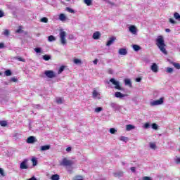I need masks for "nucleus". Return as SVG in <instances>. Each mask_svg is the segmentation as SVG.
Returning <instances> with one entry per match:
<instances>
[{
    "label": "nucleus",
    "mask_w": 180,
    "mask_h": 180,
    "mask_svg": "<svg viewBox=\"0 0 180 180\" xmlns=\"http://www.w3.org/2000/svg\"><path fill=\"white\" fill-rule=\"evenodd\" d=\"M174 18L176 19V20L180 22V15L178 13L176 12L174 13Z\"/></svg>",
    "instance_id": "nucleus-23"
},
{
    "label": "nucleus",
    "mask_w": 180,
    "mask_h": 180,
    "mask_svg": "<svg viewBox=\"0 0 180 180\" xmlns=\"http://www.w3.org/2000/svg\"><path fill=\"white\" fill-rule=\"evenodd\" d=\"M102 110H103V108H102V107H98V108H95L94 112L96 113H99V112H102Z\"/></svg>",
    "instance_id": "nucleus-29"
},
{
    "label": "nucleus",
    "mask_w": 180,
    "mask_h": 180,
    "mask_svg": "<svg viewBox=\"0 0 180 180\" xmlns=\"http://www.w3.org/2000/svg\"><path fill=\"white\" fill-rule=\"evenodd\" d=\"M118 53L120 56H126V54H127V51L126 49H120Z\"/></svg>",
    "instance_id": "nucleus-16"
},
{
    "label": "nucleus",
    "mask_w": 180,
    "mask_h": 180,
    "mask_svg": "<svg viewBox=\"0 0 180 180\" xmlns=\"http://www.w3.org/2000/svg\"><path fill=\"white\" fill-rule=\"evenodd\" d=\"M136 129V127L134 126V125H132V124H127V125L126 126V130H127V131H130V130H133V129Z\"/></svg>",
    "instance_id": "nucleus-17"
},
{
    "label": "nucleus",
    "mask_w": 180,
    "mask_h": 180,
    "mask_svg": "<svg viewBox=\"0 0 180 180\" xmlns=\"http://www.w3.org/2000/svg\"><path fill=\"white\" fill-rule=\"evenodd\" d=\"M34 108L35 109H41V107L40 106V105H34Z\"/></svg>",
    "instance_id": "nucleus-52"
},
{
    "label": "nucleus",
    "mask_w": 180,
    "mask_h": 180,
    "mask_svg": "<svg viewBox=\"0 0 180 180\" xmlns=\"http://www.w3.org/2000/svg\"><path fill=\"white\" fill-rule=\"evenodd\" d=\"M66 151H67L68 153H70V151H71V147L67 148H66Z\"/></svg>",
    "instance_id": "nucleus-57"
},
{
    "label": "nucleus",
    "mask_w": 180,
    "mask_h": 180,
    "mask_svg": "<svg viewBox=\"0 0 180 180\" xmlns=\"http://www.w3.org/2000/svg\"><path fill=\"white\" fill-rule=\"evenodd\" d=\"M150 70L153 72H158V65H157V63H153V65L150 67Z\"/></svg>",
    "instance_id": "nucleus-12"
},
{
    "label": "nucleus",
    "mask_w": 180,
    "mask_h": 180,
    "mask_svg": "<svg viewBox=\"0 0 180 180\" xmlns=\"http://www.w3.org/2000/svg\"><path fill=\"white\" fill-rule=\"evenodd\" d=\"M4 47H5V44H4V43H0V49H4Z\"/></svg>",
    "instance_id": "nucleus-56"
},
{
    "label": "nucleus",
    "mask_w": 180,
    "mask_h": 180,
    "mask_svg": "<svg viewBox=\"0 0 180 180\" xmlns=\"http://www.w3.org/2000/svg\"><path fill=\"white\" fill-rule=\"evenodd\" d=\"M152 129H153V130H158V125L155 123L152 124Z\"/></svg>",
    "instance_id": "nucleus-40"
},
{
    "label": "nucleus",
    "mask_w": 180,
    "mask_h": 180,
    "mask_svg": "<svg viewBox=\"0 0 180 180\" xmlns=\"http://www.w3.org/2000/svg\"><path fill=\"white\" fill-rule=\"evenodd\" d=\"M174 162H176V164H179L180 165V158L176 156V158H174Z\"/></svg>",
    "instance_id": "nucleus-43"
},
{
    "label": "nucleus",
    "mask_w": 180,
    "mask_h": 180,
    "mask_svg": "<svg viewBox=\"0 0 180 180\" xmlns=\"http://www.w3.org/2000/svg\"><path fill=\"white\" fill-rule=\"evenodd\" d=\"M165 32H166L167 33H169V32H171V30L169 29V28H167V29H165Z\"/></svg>",
    "instance_id": "nucleus-59"
},
{
    "label": "nucleus",
    "mask_w": 180,
    "mask_h": 180,
    "mask_svg": "<svg viewBox=\"0 0 180 180\" xmlns=\"http://www.w3.org/2000/svg\"><path fill=\"white\" fill-rule=\"evenodd\" d=\"M133 49L134 51H139L141 48L140 47V46L134 44L133 45Z\"/></svg>",
    "instance_id": "nucleus-30"
},
{
    "label": "nucleus",
    "mask_w": 180,
    "mask_h": 180,
    "mask_svg": "<svg viewBox=\"0 0 180 180\" xmlns=\"http://www.w3.org/2000/svg\"><path fill=\"white\" fill-rule=\"evenodd\" d=\"M32 165L34 167H36V165H37V160L36 158H32Z\"/></svg>",
    "instance_id": "nucleus-38"
},
{
    "label": "nucleus",
    "mask_w": 180,
    "mask_h": 180,
    "mask_svg": "<svg viewBox=\"0 0 180 180\" xmlns=\"http://www.w3.org/2000/svg\"><path fill=\"white\" fill-rule=\"evenodd\" d=\"M131 172H136V167H131Z\"/></svg>",
    "instance_id": "nucleus-54"
},
{
    "label": "nucleus",
    "mask_w": 180,
    "mask_h": 180,
    "mask_svg": "<svg viewBox=\"0 0 180 180\" xmlns=\"http://www.w3.org/2000/svg\"><path fill=\"white\" fill-rule=\"evenodd\" d=\"M66 36H67V32L61 30L60 32V43L63 46H67V39H65Z\"/></svg>",
    "instance_id": "nucleus-2"
},
{
    "label": "nucleus",
    "mask_w": 180,
    "mask_h": 180,
    "mask_svg": "<svg viewBox=\"0 0 180 180\" xmlns=\"http://www.w3.org/2000/svg\"><path fill=\"white\" fill-rule=\"evenodd\" d=\"M164 103V97H161L159 100L150 101V106H158V105H162Z\"/></svg>",
    "instance_id": "nucleus-5"
},
{
    "label": "nucleus",
    "mask_w": 180,
    "mask_h": 180,
    "mask_svg": "<svg viewBox=\"0 0 180 180\" xmlns=\"http://www.w3.org/2000/svg\"><path fill=\"white\" fill-rule=\"evenodd\" d=\"M51 180H60V175L58 174H53L51 177Z\"/></svg>",
    "instance_id": "nucleus-21"
},
{
    "label": "nucleus",
    "mask_w": 180,
    "mask_h": 180,
    "mask_svg": "<svg viewBox=\"0 0 180 180\" xmlns=\"http://www.w3.org/2000/svg\"><path fill=\"white\" fill-rule=\"evenodd\" d=\"M84 2L87 6H91V5H92V0H84Z\"/></svg>",
    "instance_id": "nucleus-28"
},
{
    "label": "nucleus",
    "mask_w": 180,
    "mask_h": 180,
    "mask_svg": "<svg viewBox=\"0 0 180 180\" xmlns=\"http://www.w3.org/2000/svg\"><path fill=\"white\" fill-rule=\"evenodd\" d=\"M43 59L45 60V61H49V60L51 59V56L49 55H44L43 56Z\"/></svg>",
    "instance_id": "nucleus-32"
},
{
    "label": "nucleus",
    "mask_w": 180,
    "mask_h": 180,
    "mask_svg": "<svg viewBox=\"0 0 180 180\" xmlns=\"http://www.w3.org/2000/svg\"><path fill=\"white\" fill-rule=\"evenodd\" d=\"M51 148V146L45 145L40 147V151H47Z\"/></svg>",
    "instance_id": "nucleus-13"
},
{
    "label": "nucleus",
    "mask_w": 180,
    "mask_h": 180,
    "mask_svg": "<svg viewBox=\"0 0 180 180\" xmlns=\"http://www.w3.org/2000/svg\"><path fill=\"white\" fill-rule=\"evenodd\" d=\"M20 29H18L17 31H16V33H19L20 32Z\"/></svg>",
    "instance_id": "nucleus-62"
},
{
    "label": "nucleus",
    "mask_w": 180,
    "mask_h": 180,
    "mask_svg": "<svg viewBox=\"0 0 180 180\" xmlns=\"http://www.w3.org/2000/svg\"><path fill=\"white\" fill-rule=\"evenodd\" d=\"M3 34H4V36H8L9 34V30H5Z\"/></svg>",
    "instance_id": "nucleus-48"
},
{
    "label": "nucleus",
    "mask_w": 180,
    "mask_h": 180,
    "mask_svg": "<svg viewBox=\"0 0 180 180\" xmlns=\"http://www.w3.org/2000/svg\"><path fill=\"white\" fill-rule=\"evenodd\" d=\"M92 95H93V98H94V99H96V98H97L98 96H99V93H98V91H96V90H94Z\"/></svg>",
    "instance_id": "nucleus-22"
},
{
    "label": "nucleus",
    "mask_w": 180,
    "mask_h": 180,
    "mask_svg": "<svg viewBox=\"0 0 180 180\" xmlns=\"http://www.w3.org/2000/svg\"><path fill=\"white\" fill-rule=\"evenodd\" d=\"M110 133L111 134H116V133H117V130L115 128H110Z\"/></svg>",
    "instance_id": "nucleus-33"
},
{
    "label": "nucleus",
    "mask_w": 180,
    "mask_h": 180,
    "mask_svg": "<svg viewBox=\"0 0 180 180\" xmlns=\"http://www.w3.org/2000/svg\"><path fill=\"white\" fill-rule=\"evenodd\" d=\"M115 98H120V99H122V98H124V96H127V95L123 94L120 91H117L115 94Z\"/></svg>",
    "instance_id": "nucleus-10"
},
{
    "label": "nucleus",
    "mask_w": 180,
    "mask_h": 180,
    "mask_svg": "<svg viewBox=\"0 0 180 180\" xmlns=\"http://www.w3.org/2000/svg\"><path fill=\"white\" fill-rule=\"evenodd\" d=\"M5 16V13L0 10V18H4Z\"/></svg>",
    "instance_id": "nucleus-50"
},
{
    "label": "nucleus",
    "mask_w": 180,
    "mask_h": 180,
    "mask_svg": "<svg viewBox=\"0 0 180 180\" xmlns=\"http://www.w3.org/2000/svg\"><path fill=\"white\" fill-rule=\"evenodd\" d=\"M37 141V139H36V137L31 136L27 139V143L28 144H33V143H36Z\"/></svg>",
    "instance_id": "nucleus-9"
},
{
    "label": "nucleus",
    "mask_w": 180,
    "mask_h": 180,
    "mask_svg": "<svg viewBox=\"0 0 180 180\" xmlns=\"http://www.w3.org/2000/svg\"><path fill=\"white\" fill-rule=\"evenodd\" d=\"M108 74H113V70L108 69Z\"/></svg>",
    "instance_id": "nucleus-55"
},
{
    "label": "nucleus",
    "mask_w": 180,
    "mask_h": 180,
    "mask_svg": "<svg viewBox=\"0 0 180 180\" xmlns=\"http://www.w3.org/2000/svg\"><path fill=\"white\" fill-rule=\"evenodd\" d=\"M169 21L170 22V23H172V25H176V21H175L174 18H169Z\"/></svg>",
    "instance_id": "nucleus-44"
},
{
    "label": "nucleus",
    "mask_w": 180,
    "mask_h": 180,
    "mask_svg": "<svg viewBox=\"0 0 180 180\" xmlns=\"http://www.w3.org/2000/svg\"><path fill=\"white\" fill-rule=\"evenodd\" d=\"M0 175H1V176H5V172H4V169L0 167Z\"/></svg>",
    "instance_id": "nucleus-47"
},
{
    "label": "nucleus",
    "mask_w": 180,
    "mask_h": 180,
    "mask_svg": "<svg viewBox=\"0 0 180 180\" xmlns=\"http://www.w3.org/2000/svg\"><path fill=\"white\" fill-rule=\"evenodd\" d=\"M44 74L48 78H56V73L53 70H46Z\"/></svg>",
    "instance_id": "nucleus-6"
},
{
    "label": "nucleus",
    "mask_w": 180,
    "mask_h": 180,
    "mask_svg": "<svg viewBox=\"0 0 180 180\" xmlns=\"http://www.w3.org/2000/svg\"><path fill=\"white\" fill-rule=\"evenodd\" d=\"M110 82H111L112 85H115V89H118V91H123V88L120 86V82L115 79V78H111L110 79Z\"/></svg>",
    "instance_id": "nucleus-3"
},
{
    "label": "nucleus",
    "mask_w": 180,
    "mask_h": 180,
    "mask_svg": "<svg viewBox=\"0 0 180 180\" xmlns=\"http://www.w3.org/2000/svg\"><path fill=\"white\" fill-rule=\"evenodd\" d=\"M18 61H22V63H26V60L21 57L18 58Z\"/></svg>",
    "instance_id": "nucleus-49"
},
{
    "label": "nucleus",
    "mask_w": 180,
    "mask_h": 180,
    "mask_svg": "<svg viewBox=\"0 0 180 180\" xmlns=\"http://www.w3.org/2000/svg\"><path fill=\"white\" fill-rule=\"evenodd\" d=\"M11 81L12 82H18V79H17L15 77H12V78L11 79Z\"/></svg>",
    "instance_id": "nucleus-51"
},
{
    "label": "nucleus",
    "mask_w": 180,
    "mask_h": 180,
    "mask_svg": "<svg viewBox=\"0 0 180 180\" xmlns=\"http://www.w3.org/2000/svg\"><path fill=\"white\" fill-rule=\"evenodd\" d=\"M66 11H68V12H70V13H75V11L70 7H67Z\"/></svg>",
    "instance_id": "nucleus-39"
},
{
    "label": "nucleus",
    "mask_w": 180,
    "mask_h": 180,
    "mask_svg": "<svg viewBox=\"0 0 180 180\" xmlns=\"http://www.w3.org/2000/svg\"><path fill=\"white\" fill-rule=\"evenodd\" d=\"M4 74L6 77H11V75H12V71H11V70H7L4 72Z\"/></svg>",
    "instance_id": "nucleus-26"
},
{
    "label": "nucleus",
    "mask_w": 180,
    "mask_h": 180,
    "mask_svg": "<svg viewBox=\"0 0 180 180\" xmlns=\"http://www.w3.org/2000/svg\"><path fill=\"white\" fill-rule=\"evenodd\" d=\"M56 103H58V105L63 104V98H56Z\"/></svg>",
    "instance_id": "nucleus-36"
},
{
    "label": "nucleus",
    "mask_w": 180,
    "mask_h": 180,
    "mask_svg": "<svg viewBox=\"0 0 180 180\" xmlns=\"http://www.w3.org/2000/svg\"><path fill=\"white\" fill-rule=\"evenodd\" d=\"M93 39L94 40H99V38L101 37V32H95L94 34H93Z\"/></svg>",
    "instance_id": "nucleus-14"
},
{
    "label": "nucleus",
    "mask_w": 180,
    "mask_h": 180,
    "mask_svg": "<svg viewBox=\"0 0 180 180\" xmlns=\"http://www.w3.org/2000/svg\"><path fill=\"white\" fill-rule=\"evenodd\" d=\"M125 85H128L129 86H131V81L129 79H124Z\"/></svg>",
    "instance_id": "nucleus-24"
},
{
    "label": "nucleus",
    "mask_w": 180,
    "mask_h": 180,
    "mask_svg": "<svg viewBox=\"0 0 180 180\" xmlns=\"http://www.w3.org/2000/svg\"><path fill=\"white\" fill-rule=\"evenodd\" d=\"M119 140H120V141H124V143H127L129 141V138L122 136L119 138Z\"/></svg>",
    "instance_id": "nucleus-19"
},
{
    "label": "nucleus",
    "mask_w": 180,
    "mask_h": 180,
    "mask_svg": "<svg viewBox=\"0 0 180 180\" xmlns=\"http://www.w3.org/2000/svg\"><path fill=\"white\" fill-rule=\"evenodd\" d=\"M150 123L148 122L145 123L143 125L144 129H150Z\"/></svg>",
    "instance_id": "nucleus-46"
},
{
    "label": "nucleus",
    "mask_w": 180,
    "mask_h": 180,
    "mask_svg": "<svg viewBox=\"0 0 180 180\" xmlns=\"http://www.w3.org/2000/svg\"><path fill=\"white\" fill-rule=\"evenodd\" d=\"M27 159H25L20 165V169H27L29 166H27Z\"/></svg>",
    "instance_id": "nucleus-7"
},
{
    "label": "nucleus",
    "mask_w": 180,
    "mask_h": 180,
    "mask_svg": "<svg viewBox=\"0 0 180 180\" xmlns=\"http://www.w3.org/2000/svg\"><path fill=\"white\" fill-rule=\"evenodd\" d=\"M156 46L158 47V49L160 50L161 52L163 53V54H168V52H167V49H165V41H164V37L162 36H158L156 39Z\"/></svg>",
    "instance_id": "nucleus-1"
},
{
    "label": "nucleus",
    "mask_w": 180,
    "mask_h": 180,
    "mask_svg": "<svg viewBox=\"0 0 180 180\" xmlns=\"http://www.w3.org/2000/svg\"><path fill=\"white\" fill-rule=\"evenodd\" d=\"M146 63H150V60L148 59H145Z\"/></svg>",
    "instance_id": "nucleus-61"
},
{
    "label": "nucleus",
    "mask_w": 180,
    "mask_h": 180,
    "mask_svg": "<svg viewBox=\"0 0 180 180\" xmlns=\"http://www.w3.org/2000/svg\"><path fill=\"white\" fill-rule=\"evenodd\" d=\"M114 176L116 178H120V176H123V172H117L115 173H113Z\"/></svg>",
    "instance_id": "nucleus-18"
},
{
    "label": "nucleus",
    "mask_w": 180,
    "mask_h": 180,
    "mask_svg": "<svg viewBox=\"0 0 180 180\" xmlns=\"http://www.w3.org/2000/svg\"><path fill=\"white\" fill-rule=\"evenodd\" d=\"M74 63H75V64H77V65L81 64L82 60H81L80 59L75 58V59H74Z\"/></svg>",
    "instance_id": "nucleus-41"
},
{
    "label": "nucleus",
    "mask_w": 180,
    "mask_h": 180,
    "mask_svg": "<svg viewBox=\"0 0 180 180\" xmlns=\"http://www.w3.org/2000/svg\"><path fill=\"white\" fill-rule=\"evenodd\" d=\"M74 165V161L68 160L67 158H63L60 162V165L63 167H71Z\"/></svg>",
    "instance_id": "nucleus-4"
},
{
    "label": "nucleus",
    "mask_w": 180,
    "mask_h": 180,
    "mask_svg": "<svg viewBox=\"0 0 180 180\" xmlns=\"http://www.w3.org/2000/svg\"><path fill=\"white\" fill-rule=\"evenodd\" d=\"M122 165H126V163L124 162H122Z\"/></svg>",
    "instance_id": "nucleus-63"
},
{
    "label": "nucleus",
    "mask_w": 180,
    "mask_h": 180,
    "mask_svg": "<svg viewBox=\"0 0 180 180\" xmlns=\"http://www.w3.org/2000/svg\"><path fill=\"white\" fill-rule=\"evenodd\" d=\"M174 72V69L172 68H167V72H168L169 74H172V72Z\"/></svg>",
    "instance_id": "nucleus-42"
},
{
    "label": "nucleus",
    "mask_w": 180,
    "mask_h": 180,
    "mask_svg": "<svg viewBox=\"0 0 180 180\" xmlns=\"http://www.w3.org/2000/svg\"><path fill=\"white\" fill-rule=\"evenodd\" d=\"M129 32L132 33V34H137V28H136L134 25H131L129 27Z\"/></svg>",
    "instance_id": "nucleus-11"
},
{
    "label": "nucleus",
    "mask_w": 180,
    "mask_h": 180,
    "mask_svg": "<svg viewBox=\"0 0 180 180\" xmlns=\"http://www.w3.org/2000/svg\"><path fill=\"white\" fill-rule=\"evenodd\" d=\"M48 41L51 42V41H56V37L53 35H50L48 37Z\"/></svg>",
    "instance_id": "nucleus-25"
},
{
    "label": "nucleus",
    "mask_w": 180,
    "mask_h": 180,
    "mask_svg": "<svg viewBox=\"0 0 180 180\" xmlns=\"http://www.w3.org/2000/svg\"><path fill=\"white\" fill-rule=\"evenodd\" d=\"M172 64H173L174 67H175V68H176V70H180V65L179 63H173V62H170Z\"/></svg>",
    "instance_id": "nucleus-31"
},
{
    "label": "nucleus",
    "mask_w": 180,
    "mask_h": 180,
    "mask_svg": "<svg viewBox=\"0 0 180 180\" xmlns=\"http://www.w3.org/2000/svg\"><path fill=\"white\" fill-rule=\"evenodd\" d=\"M64 70H65V66L62 65L60 68L58 72V74H61V72H63V71H64Z\"/></svg>",
    "instance_id": "nucleus-37"
},
{
    "label": "nucleus",
    "mask_w": 180,
    "mask_h": 180,
    "mask_svg": "<svg viewBox=\"0 0 180 180\" xmlns=\"http://www.w3.org/2000/svg\"><path fill=\"white\" fill-rule=\"evenodd\" d=\"M110 105L112 108V110H114V112H117V110H120V105H119V104L116 103H110Z\"/></svg>",
    "instance_id": "nucleus-8"
},
{
    "label": "nucleus",
    "mask_w": 180,
    "mask_h": 180,
    "mask_svg": "<svg viewBox=\"0 0 180 180\" xmlns=\"http://www.w3.org/2000/svg\"><path fill=\"white\" fill-rule=\"evenodd\" d=\"M94 64H95L96 65V64H98V59H95L94 61H93Z\"/></svg>",
    "instance_id": "nucleus-58"
},
{
    "label": "nucleus",
    "mask_w": 180,
    "mask_h": 180,
    "mask_svg": "<svg viewBox=\"0 0 180 180\" xmlns=\"http://www.w3.org/2000/svg\"><path fill=\"white\" fill-rule=\"evenodd\" d=\"M150 148L152 150H155V148H157V145H155V143H150Z\"/></svg>",
    "instance_id": "nucleus-34"
},
{
    "label": "nucleus",
    "mask_w": 180,
    "mask_h": 180,
    "mask_svg": "<svg viewBox=\"0 0 180 180\" xmlns=\"http://www.w3.org/2000/svg\"><path fill=\"white\" fill-rule=\"evenodd\" d=\"M7 125H8V122H6V121L0 122V126H1L2 127H6V126Z\"/></svg>",
    "instance_id": "nucleus-35"
},
{
    "label": "nucleus",
    "mask_w": 180,
    "mask_h": 180,
    "mask_svg": "<svg viewBox=\"0 0 180 180\" xmlns=\"http://www.w3.org/2000/svg\"><path fill=\"white\" fill-rule=\"evenodd\" d=\"M115 40H116L115 37H110V39L107 41L106 46H112V44L115 43Z\"/></svg>",
    "instance_id": "nucleus-15"
},
{
    "label": "nucleus",
    "mask_w": 180,
    "mask_h": 180,
    "mask_svg": "<svg viewBox=\"0 0 180 180\" xmlns=\"http://www.w3.org/2000/svg\"><path fill=\"white\" fill-rule=\"evenodd\" d=\"M75 180H84V179L82 178H81V179H76Z\"/></svg>",
    "instance_id": "nucleus-64"
},
{
    "label": "nucleus",
    "mask_w": 180,
    "mask_h": 180,
    "mask_svg": "<svg viewBox=\"0 0 180 180\" xmlns=\"http://www.w3.org/2000/svg\"><path fill=\"white\" fill-rule=\"evenodd\" d=\"M69 39H74V36L73 35H69Z\"/></svg>",
    "instance_id": "nucleus-60"
},
{
    "label": "nucleus",
    "mask_w": 180,
    "mask_h": 180,
    "mask_svg": "<svg viewBox=\"0 0 180 180\" xmlns=\"http://www.w3.org/2000/svg\"><path fill=\"white\" fill-rule=\"evenodd\" d=\"M65 19H67V17L65 16V14H63V13L60 14L59 20H61V22H64Z\"/></svg>",
    "instance_id": "nucleus-20"
},
{
    "label": "nucleus",
    "mask_w": 180,
    "mask_h": 180,
    "mask_svg": "<svg viewBox=\"0 0 180 180\" xmlns=\"http://www.w3.org/2000/svg\"><path fill=\"white\" fill-rule=\"evenodd\" d=\"M136 82H141V77H138L136 79Z\"/></svg>",
    "instance_id": "nucleus-53"
},
{
    "label": "nucleus",
    "mask_w": 180,
    "mask_h": 180,
    "mask_svg": "<svg viewBox=\"0 0 180 180\" xmlns=\"http://www.w3.org/2000/svg\"><path fill=\"white\" fill-rule=\"evenodd\" d=\"M34 52L35 53H41V48L40 47H37L34 49Z\"/></svg>",
    "instance_id": "nucleus-45"
},
{
    "label": "nucleus",
    "mask_w": 180,
    "mask_h": 180,
    "mask_svg": "<svg viewBox=\"0 0 180 180\" xmlns=\"http://www.w3.org/2000/svg\"><path fill=\"white\" fill-rule=\"evenodd\" d=\"M40 22H41L42 23H48L49 18L46 17H43L42 18H41Z\"/></svg>",
    "instance_id": "nucleus-27"
}]
</instances>
